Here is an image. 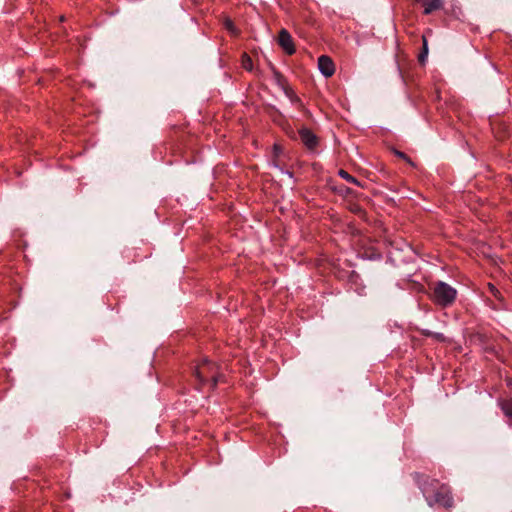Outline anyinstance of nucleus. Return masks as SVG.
Listing matches in <instances>:
<instances>
[{"label": "nucleus", "instance_id": "obj_15", "mask_svg": "<svg viewBox=\"0 0 512 512\" xmlns=\"http://www.w3.org/2000/svg\"><path fill=\"white\" fill-rule=\"evenodd\" d=\"M225 27L232 33H236V30H235V27H234V24L231 20L227 19L225 21Z\"/></svg>", "mask_w": 512, "mask_h": 512}, {"label": "nucleus", "instance_id": "obj_6", "mask_svg": "<svg viewBox=\"0 0 512 512\" xmlns=\"http://www.w3.org/2000/svg\"><path fill=\"white\" fill-rule=\"evenodd\" d=\"M299 136L308 149H314L318 144L317 136L308 128H301L299 130Z\"/></svg>", "mask_w": 512, "mask_h": 512}, {"label": "nucleus", "instance_id": "obj_1", "mask_svg": "<svg viewBox=\"0 0 512 512\" xmlns=\"http://www.w3.org/2000/svg\"><path fill=\"white\" fill-rule=\"evenodd\" d=\"M194 373L201 384L211 379L212 386L215 387L218 382V366L208 359H204L198 364Z\"/></svg>", "mask_w": 512, "mask_h": 512}, {"label": "nucleus", "instance_id": "obj_3", "mask_svg": "<svg viewBox=\"0 0 512 512\" xmlns=\"http://www.w3.org/2000/svg\"><path fill=\"white\" fill-rule=\"evenodd\" d=\"M278 43L287 54L292 55L295 52L293 39L286 29L279 32Z\"/></svg>", "mask_w": 512, "mask_h": 512}, {"label": "nucleus", "instance_id": "obj_5", "mask_svg": "<svg viewBox=\"0 0 512 512\" xmlns=\"http://www.w3.org/2000/svg\"><path fill=\"white\" fill-rule=\"evenodd\" d=\"M318 68L325 77H331L335 72L333 61L326 55H322L318 58Z\"/></svg>", "mask_w": 512, "mask_h": 512}, {"label": "nucleus", "instance_id": "obj_10", "mask_svg": "<svg viewBox=\"0 0 512 512\" xmlns=\"http://www.w3.org/2000/svg\"><path fill=\"white\" fill-rule=\"evenodd\" d=\"M242 66L247 71H251L253 68L252 59L246 53L242 56Z\"/></svg>", "mask_w": 512, "mask_h": 512}, {"label": "nucleus", "instance_id": "obj_11", "mask_svg": "<svg viewBox=\"0 0 512 512\" xmlns=\"http://www.w3.org/2000/svg\"><path fill=\"white\" fill-rule=\"evenodd\" d=\"M488 289L490 291V293L497 299L499 300L500 302H503L504 301V298L502 296V294L500 293V291L491 283L488 284Z\"/></svg>", "mask_w": 512, "mask_h": 512}, {"label": "nucleus", "instance_id": "obj_7", "mask_svg": "<svg viewBox=\"0 0 512 512\" xmlns=\"http://www.w3.org/2000/svg\"><path fill=\"white\" fill-rule=\"evenodd\" d=\"M424 14L428 15L442 7V0H423Z\"/></svg>", "mask_w": 512, "mask_h": 512}, {"label": "nucleus", "instance_id": "obj_16", "mask_svg": "<svg viewBox=\"0 0 512 512\" xmlns=\"http://www.w3.org/2000/svg\"><path fill=\"white\" fill-rule=\"evenodd\" d=\"M432 337L435 338L437 341L444 342L446 341L445 336L442 333H434L432 334Z\"/></svg>", "mask_w": 512, "mask_h": 512}, {"label": "nucleus", "instance_id": "obj_2", "mask_svg": "<svg viewBox=\"0 0 512 512\" xmlns=\"http://www.w3.org/2000/svg\"><path fill=\"white\" fill-rule=\"evenodd\" d=\"M456 294V290L445 282H438L434 287V301L443 307L451 305Z\"/></svg>", "mask_w": 512, "mask_h": 512}, {"label": "nucleus", "instance_id": "obj_12", "mask_svg": "<svg viewBox=\"0 0 512 512\" xmlns=\"http://www.w3.org/2000/svg\"><path fill=\"white\" fill-rule=\"evenodd\" d=\"M502 410L506 416L512 418V400L504 401L502 403Z\"/></svg>", "mask_w": 512, "mask_h": 512}, {"label": "nucleus", "instance_id": "obj_17", "mask_svg": "<svg viewBox=\"0 0 512 512\" xmlns=\"http://www.w3.org/2000/svg\"><path fill=\"white\" fill-rule=\"evenodd\" d=\"M423 334L426 335V336H431L432 337L433 332L430 331V330H423Z\"/></svg>", "mask_w": 512, "mask_h": 512}, {"label": "nucleus", "instance_id": "obj_14", "mask_svg": "<svg viewBox=\"0 0 512 512\" xmlns=\"http://www.w3.org/2000/svg\"><path fill=\"white\" fill-rule=\"evenodd\" d=\"M284 92H285L286 96H287L288 98H290V100H291L292 102H296V103L301 104L300 99H299V98H298V97L293 93V91H292L291 89H289V88H284Z\"/></svg>", "mask_w": 512, "mask_h": 512}, {"label": "nucleus", "instance_id": "obj_4", "mask_svg": "<svg viewBox=\"0 0 512 512\" xmlns=\"http://www.w3.org/2000/svg\"><path fill=\"white\" fill-rule=\"evenodd\" d=\"M434 500L439 505L450 508L453 505V498L447 487L442 486L434 496Z\"/></svg>", "mask_w": 512, "mask_h": 512}, {"label": "nucleus", "instance_id": "obj_9", "mask_svg": "<svg viewBox=\"0 0 512 512\" xmlns=\"http://www.w3.org/2000/svg\"><path fill=\"white\" fill-rule=\"evenodd\" d=\"M338 174L341 178L345 179L346 181L354 183L356 185H360L359 181L355 177L351 176L347 171L340 169Z\"/></svg>", "mask_w": 512, "mask_h": 512}, {"label": "nucleus", "instance_id": "obj_13", "mask_svg": "<svg viewBox=\"0 0 512 512\" xmlns=\"http://www.w3.org/2000/svg\"><path fill=\"white\" fill-rule=\"evenodd\" d=\"M393 153H394L397 157H399V158H401V159L405 160L409 165L414 166L413 161H412V160H411V159H410V158H409L405 153H403V152H401V151H399V150H396V149H393Z\"/></svg>", "mask_w": 512, "mask_h": 512}, {"label": "nucleus", "instance_id": "obj_8", "mask_svg": "<svg viewBox=\"0 0 512 512\" xmlns=\"http://www.w3.org/2000/svg\"><path fill=\"white\" fill-rule=\"evenodd\" d=\"M422 42H423L422 51L419 54L418 60L420 63L423 64L426 61L427 56H428V41H427V38L425 35L422 36Z\"/></svg>", "mask_w": 512, "mask_h": 512}]
</instances>
